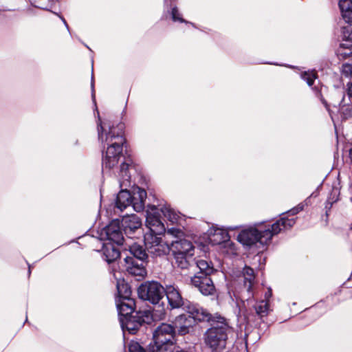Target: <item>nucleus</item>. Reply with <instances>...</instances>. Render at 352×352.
Wrapping results in <instances>:
<instances>
[{
	"instance_id": "nucleus-1",
	"label": "nucleus",
	"mask_w": 352,
	"mask_h": 352,
	"mask_svg": "<svg viewBox=\"0 0 352 352\" xmlns=\"http://www.w3.org/2000/svg\"><path fill=\"white\" fill-rule=\"evenodd\" d=\"M97 131L98 140L106 151L102 155V168L110 170L116 166L122 153V146L125 142L124 138V124H118L116 126H109L107 131L98 112Z\"/></svg>"
},
{
	"instance_id": "nucleus-2",
	"label": "nucleus",
	"mask_w": 352,
	"mask_h": 352,
	"mask_svg": "<svg viewBox=\"0 0 352 352\" xmlns=\"http://www.w3.org/2000/svg\"><path fill=\"white\" fill-rule=\"evenodd\" d=\"M294 224V219L285 217L280 218L271 225L259 223L242 230L237 239L239 242L246 246H252L256 243L265 245L271 241L274 235L291 228Z\"/></svg>"
},
{
	"instance_id": "nucleus-3",
	"label": "nucleus",
	"mask_w": 352,
	"mask_h": 352,
	"mask_svg": "<svg viewBox=\"0 0 352 352\" xmlns=\"http://www.w3.org/2000/svg\"><path fill=\"white\" fill-rule=\"evenodd\" d=\"M212 327L205 334V343L213 352H220L226 347L228 333L230 331L224 318L214 316Z\"/></svg>"
},
{
	"instance_id": "nucleus-4",
	"label": "nucleus",
	"mask_w": 352,
	"mask_h": 352,
	"mask_svg": "<svg viewBox=\"0 0 352 352\" xmlns=\"http://www.w3.org/2000/svg\"><path fill=\"white\" fill-rule=\"evenodd\" d=\"M165 316L164 307L159 305L152 312L148 310L140 311L132 316L120 318V322L123 330L126 329L130 333L135 334L142 324H149L152 319L163 320L165 318Z\"/></svg>"
},
{
	"instance_id": "nucleus-5",
	"label": "nucleus",
	"mask_w": 352,
	"mask_h": 352,
	"mask_svg": "<svg viewBox=\"0 0 352 352\" xmlns=\"http://www.w3.org/2000/svg\"><path fill=\"white\" fill-rule=\"evenodd\" d=\"M164 294L166 295L168 305L172 309L182 307L186 311H191L193 314L197 313L195 316L199 318V320H210V314L206 309L196 303L184 300L178 288L174 285H166Z\"/></svg>"
},
{
	"instance_id": "nucleus-6",
	"label": "nucleus",
	"mask_w": 352,
	"mask_h": 352,
	"mask_svg": "<svg viewBox=\"0 0 352 352\" xmlns=\"http://www.w3.org/2000/svg\"><path fill=\"white\" fill-rule=\"evenodd\" d=\"M175 327L162 323L153 333V340L148 346V352H171L175 349L174 344Z\"/></svg>"
},
{
	"instance_id": "nucleus-7",
	"label": "nucleus",
	"mask_w": 352,
	"mask_h": 352,
	"mask_svg": "<svg viewBox=\"0 0 352 352\" xmlns=\"http://www.w3.org/2000/svg\"><path fill=\"white\" fill-rule=\"evenodd\" d=\"M146 198V192L139 187L134 188L132 194L127 190H121L117 195L116 208L122 212L132 206L135 211L139 212L144 209Z\"/></svg>"
},
{
	"instance_id": "nucleus-8",
	"label": "nucleus",
	"mask_w": 352,
	"mask_h": 352,
	"mask_svg": "<svg viewBox=\"0 0 352 352\" xmlns=\"http://www.w3.org/2000/svg\"><path fill=\"white\" fill-rule=\"evenodd\" d=\"M164 293L165 288L156 281L142 283L138 289V294L140 298L148 300L154 305L160 302Z\"/></svg>"
},
{
	"instance_id": "nucleus-9",
	"label": "nucleus",
	"mask_w": 352,
	"mask_h": 352,
	"mask_svg": "<svg viewBox=\"0 0 352 352\" xmlns=\"http://www.w3.org/2000/svg\"><path fill=\"white\" fill-rule=\"evenodd\" d=\"M162 234L148 231L144 236V245L148 253L154 256H160L169 252V245L162 240Z\"/></svg>"
},
{
	"instance_id": "nucleus-10",
	"label": "nucleus",
	"mask_w": 352,
	"mask_h": 352,
	"mask_svg": "<svg viewBox=\"0 0 352 352\" xmlns=\"http://www.w3.org/2000/svg\"><path fill=\"white\" fill-rule=\"evenodd\" d=\"M235 228L229 227L227 228H219L217 226H212L210 230V241L214 245H219L222 248H228L225 251L227 254H233L234 244L230 240L229 230H233Z\"/></svg>"
},
{
	"instance_id": "nucleus-11",
	"label": "nucleus",
	"mask_w": 352,
	"mask_h": 352,
	"mask_svg": "<svg viewBox=\"0 0 352 352\" xmlns=\"http://www.w3.org/2000/svg\"><path fill=\"white\" fill-rule=\"evenodd\" d=\"M100 240L104 242H111L117 245L122 244L123 236L120 230V223L114 219L109 225L102 229L99 234Z\"/></svg>"
},
{
	"instance_id": "nucleus-12",
	"label": "nucleus",
	"mask_w": 352,
	"mask_h": 352,
	"mask_svg": "<svg viewBox=\"0 0 352 352\" xmlns=\"http://www.w3.org/2000/svg\"><path fill=\"white\" fill-rule=\"evenodd\" d=\"M162 214L160 208L155 206H148L146 209V225L148 231H152L158 234H163L166 229L162 221Z\"/></svg>"
},
{
	"instance_id": "nucleus-13",
	"label": "nucleus",
	"mask_w": 352,
	"mask_h": 352,
	"mask_svg": "<svg viewBox=\"0 0 352 352\" xmlns=\"http://www.w3.org/2000/svg\"><path fill=\"white\" fill-rule=\"evenodd\" d=\"M188 314V316L186 314H181L176 317L174 324L175 329H177L179 334L185 335L186 333L189 332L190 328L192 327L196 321L201 322L202 320H199L198 317L195 316V314H193L191 311H186ZM210 320H211V315L210 314Z\"/></svg>"
},
{
	"instance_id": "nucleus-14",
	"label": "nucleus",
	"mask_w": 352,
	"mask_h": 352,
	"mask_svg": "<svg viewBox=\"0 0 352 352\" xmlns=\"http://www.w3.org/2000/svg\"><path fill=\"white\" fill-rule=\"evenodd\" d=\"M191 283L205 296L212 295L215 292V287L210 276L195 275L191 278Z\"/></svg>"
},
{
	"instance_id": "nucleus-15",
	"label": "nucleus",
	"mask_w": 352,
	"mask_h": 352,
	"mask_svg": "<svg viewBox=\"0 0 352 352\" xmlns=\"http://www.w3.org/2000/svg\"><path fill=\"white\" fill-rule=\"evenodd\" d=\"M126 270L129 274L143 278L146 274L144 266V261L126 256L124 258Z\"/></svg>"
},
{
	"instance_id": "nucleus-16",
	"label": "nucleus",
	"mask_w": 352,
	"mask_h": 352,
	"mask_svg": "<svg viewBox=\"0 0 352 352\" xmlns=\"http://www.w3.org/2000/svg\"><path fill=\"white\" fill-rule=\"evenodd\" d=\"M141 226L142 221L136 214L124 216L121 221V226L127 236L139 230Z\"/></svg>"
},
{
	"instance_id": "nucleus-17",
	"label": "nucleus",
	"mask_w": 352,
	"mask_h": 352,
	"mask_svg": "<svg viewBox=\"0 0 352 352\" xmlns=\"http://www.w3.org/2000/svg\"><path fill=\"white\" fill-rule=\"evenodd\" d=\"M170 250H171L173 254L194 255V247L192 243L186 239L173 241Z\"/></svg>"
},
{
	"instance_id": "nucleus-18",
	"label": "nucleus",
	"mask_w": 352,
	"mask_h": 352,
	"mask_svg": "<svg viewBox=\"0 0 352 352\" xmlns=\"http://www.w3.org/2000/svg\"><path fill=\"white\" fill-rule=\"evenodd\" d=\"M135 301L133 299H116V306L120 318H126L133 315Z\"/></svg>"
},
{
	"instance_id": "nucleus-19",
	"label": "nucleus",
	"mask_w": 352,
	"mask_h": 352,
	"mask_svg": "<svg viewBox=\"0 0 352 352\" xmlns=\"http://www.w3.org/2000/svg\"><path fill=\"white\" fill-rule=\"evenodd\" d=\"M103 256L107 263L113 262L120 256V252L113 243L104 242L102 249Z\"/></svg>"
},
{
	"instance_id": "nucleus-20",
	"label": "nucleus",
	"mask_w": 352,
	"mask_h": 352,
	"mask_svg": "<svg viewBox=\"0 0 352 352\" xmlns=\"http://www.w3.org/2000/svg\"><path fill=\"white\" fill-rule=\"evenodd\" d=\"M196 265L199 272L195 275L210 276L214 272L212 263L207 260L198 259L196 261Z\"/></svg>"
},
{
	"instance_id": "nucleus-21",
	"label": "nucleus",
	"mask_w": 352,
	"mask_h": 352,
	"mask_svg": "<svg viewBox=\"0 0 352 352\" xmlns=\"http://www.w3.org/2000/svg\"><path fill=\"white\" fill-rule=\"evenodd\" d=\"M160 211L164 217L173 224L177 223L179 222L180 218L179 213L169 206H164L161 207Z\"/></svg>"
},
{
	"instance_id": "nucleus-22",
	"label": "nucleus",
	"mask_w": 352,
	"mask_h": 352,
	"mask_svg": "<svg viewBox=\"0 0 352 352\" xmlns=\"http://www.w3.org/2000/svg\"><path fill=\"white\" fill-rule=\"evenodd\" d=\"M129 252L131 254V256H129V257H133L134 258L140 259L141 261H145L147 258L146 250L142 245L137 243H134L130 246Z\"/></svg>"
},
{
	"instance_id": "nucleus-23",
	"label": "nucleus",
	"mask_w": 352,
	"mask_h": 352,
	"mask_svg": "<svg viewBox=\"0 0 352 352\" xmlns=\"http://www.w3.org/2000/svg\"><path fill=\"white\" fill-rule=\"evenodd\" d=\"M117 289L118 293V298L117 299L126 300L132 299L130 298L131 291L128 284L124 281L120 282V280L117 283Z\"/></svg>"
},
{
	"instance_id": "nucleus-24",
	"label": "nucleus",
	"mask_w": 352,
	"mask_h": 352,
	"mask_svg": "<svg viewBox=\"0 0 352 352\" xmlns=\"http://www.w3.org/2000/svg\"><path fill=\"white\" fill-rule=\"evenodd\" d=\"M175 263L181 269H187L190 265V261L193 255H186L182 254H173Z\"/></svg>"
},
{
	"instance_id": "nucleus-25",
	"label": "nucleus",
	"mask_w": 352,
	"mask_h": 352,
	"mask_svg": "<svg viewBox=\"0 0 352 352\" xmlns=\"http://www.w3.org/2000/svg\"><path fill=\"white\" fill-rule=\"evenodd\" d=\"M129 168V164L126 162H123L120 165V186H128L130 185V174L128 171Z\"/></svg>"
},
{
	"instance_id": "nucleus-26",
	"label": "nucleus",
	"mask_w": 352,
	"mask_h": 352,
	"mask_svg": "<svg viewBox=\"0 0 352 352\" xmlns=\"http://www.w3.org/2000/svg\"><path fill=\"white\" fill-rule=\"evenodd\" d=\"M243 275L247 291L250 292L255 278L254 270L251 267H245L243 270Z\"/></svg>"
},
{
	"instance_id": "nucleus-27",
	"label": "nucleus",
	"mask_w": 352,
	"mask_h": 352,
	"mask_svg": "<svg viewBox=\"0 0 352 352\" xmlns=\"http://www.w3.org/2000/svg\"><path fill=\"white\" fill-rule=\"evenodd\" d=\"M254 309L260 318L266 316L270 311L269 303L267 300H261L254 306Z\"/></svg>"
},
{
	"instance_id": "nucleus-28",
	"label": "nucleus",
	"mask_w": 352,
	"mask_h": 352,
	"mask_svg": "<svg viewBox=\"0 0 352 352\" xmlns=\"http://www.w3.org/2000/svg\"><path fill=\"white\" fill-rule=\"evenodd\" d=\"M337 55L340 59H345L352 55V45L340 44L337 50Z\"/></svg>"
},
{
	"instance_id": "nucleus-29",
	"label": "nucleus",
	"mask_w": 352,
	"mask_h": 352,
	"mask_svg": "<svg viewBox=\"0 0 352 352\" xmlns=\"http://www.w3.org/2000/svg\"><path fill=\"white\" fill-rule=\"evenodd\" d=\"M301 78L307 82L309 86H311L316 78L314 72H305L301 74Z\"/></svg>"
},
{
	"instance_id": "nucleus-30",
	"label": "nucleus",
	"mask_w": 352,
	"mask_h": 352,
	"mask_svg": "<svg viewBox=\"0 0 352 352\" xmlns=\"http://www.w3.org/2000/svg\"><path fill=\"white\" fill-rule=\"evenodd\" d=\"M304 208V205L302 204H298L297 206L293 208L292 209H291L290 210L287 211L286 213L285 214H283V217L281 218H286V219H291L292 218H289V217L290 215H295L296 214H298L299 212L302 211ZM293 219H294V221H296V219L294 218H292Z\"/></svg>"
},
{
	"instance_id": "nucleus-31",
	"label": "nucleus",
	"mask_w": 352,
	"mask_h": 352,
	"mask_svg": "<svg viewBox=\"0 0 352 352\" xmlns=\"http://www.w3.org/2000/svg\"><path fill=\"white\" fill-rule=\"evenodd\" d=\"M338 5L341 12L352 10V0H339Z\"/></svg>"
},
{
	"instance_id": "nucleus-32",
	"label": "nucleus",
	"mask_w": 352,
	"mask_h": 352,
	"mask_svg": "<svg viewBox=\"0 0 352 352\" xmlns=\"http://www.w3.org/2000/svg\"><path fill=\"white\" fill-rule=\"evenodd\" d=\"M129 352H147L138 342L132 341L129 344Z\"/></svg>"
},
{
	"instance_id": "nucleus-33",
	"label": "nucleus",
	"mask_w": 352,
	"mask_h": 352,
	"mask_svg": "<svg viewBox=\"0 0 352 352\" xmlns=\"http://www.w3.org/2000/svg\"><path fill=\"white\" fill-rule=\"evenodd\" d=\"M171 16L173 21H179L181 23H188L186 21L179 13L178 9L177 7H173L171 10Z\"/></svg>"
},
{
	"instance_id": "nucleus-34",
	"label": "nucleus",
	"mask_w": 352,
	"mask_h": 352,
	"mask_svg": "<svg viewBox=\"0 0 352 352\" xmlns=\"http://www.w3.org/2000/svg\"><path fill=\"white\" fill-rule=\"evenodd\" d=\"M342 74L346 77H352V63H345L342 67Z\"/></svg>"
},
{
	"instance_id": "nucleus-35",
	"label": "nucleus",
	"mask_w": 352,
	"mask_h": 352,
	"mask_svg": "<svg viewBox=\"0 0 352 352\" xmlns=\"http://www.w3.org/2000/svg\"><path fill=\"white\" fill-rule=\"evenodd\" d=\"M167 234L173 235V236H176L177 238H179L182 236H183L184 233L180 229L175 228H171L168 229Z\"/></svg>"
},
{
	"instance_id": "nucleus-36",
	"label": "nucleus",
	"mask_w": 352,
	"mask_h": 352,
	"mask_svg": "<svg viewBox=\"0 0 352 352\" xmlns=\"http://www.w3.org/2000/svg\"><path fill=\"white\" fill-rule=\"evenodd\" d=\"M344 20L349 24L352 25V10L341 12Z\"/></svg>"
},
{
	"instance_id": "nucleus-37",
	"label": "nucleus",
	"mask_w": 352,
	"mask_h": 352,
	"mask_svg": "<svg viewBox=\"0 0 352 352\" xmlns=\"http://www.w3.org/2000/svg\"><path fill=\"white\" fill-rule=\"evenodd\" d=\"M91 96H92V99L94 101H95V93H94V76L92 75L91 76Z\"/></svg>"
},
{
	"instance_id": "nucleus-38",
	"label": "nucleus",
	"mask_w": 352,
	"mask_h": 352,
	"mask_svg": "<svg viewBox=\"0 0 352 352\" xmlns=\"http://www.w3.org/2000/svg\"><path fill=\"white\" fill-rule=\"evenodd\" d=\"M347 94L349 98H352V82L347 84Z\"/></svg>"
},
{
	"instance_id": "nucleus-39",
	"label": "nucleus",
	"mask_w": 352,
	"mask_h": 352,
	"mask_svg": "<svg viewBox=\"0 0 352 352\" xmlns=\"http://www.w3.org/2000/svg\"><path fill=\"white\" fill-rule=\"evenodd\" d=\"M272 296V290L270 288L268 289V292L265 293V300H267V299H269L270 297Z\"/></svg>"
},
{
	"instance_id": "nucleus-40",
	"label": "nucleus",
	"mask_w": 352,
	"mask_h": 352,
	"mask_svg": "<svg viewBox=\"0 0 352 352\" xmlns=\"http://www.w3.org/2000/svg\"><path fill=\"white\" fill-rule=\"evenodd\" d=\"M346 38L349 41L352 42V30L348 31Z\"/></svg>"
},
{
	"instance_id": "nucleus-41",
	"label": "nucleus",
	"mask_w": 352,
	"mask_h": 352,
	"mask_svg": "<svg viewBox=\"0 0 352 352\" xmlns=\"http://www.w3.org/2000/svg\"><path fill=\"white\" fill-rule=\"evenodd\" d=\"M164 5L165 6L168 7V6H171V3L173 1H174L175 0H164Z\"/></svg>"
},
{
	"instance_id": "nucleus-42",
	"label": "nucleus",
	"mask_w": 352,
	"mask_h": 352,
	"mask_svg": "<svg viewBox=\"0 0 352 352\" xmlns=\"http://www.w3.org/2000/svg\"><path fill=\"white\" fill-rule=\"evenodd\" d=\"M346 115L348 116H351V109L349 107H346Z\"/></svg>"
},
{
	"instance_id": "nucleus-43",
	"label": "nucleus",
	"mask_w": 352,
	"mask_h": 352,
	"mask_svg": "<svg viewBox=\"0 0 352 352\" xmlns=\"http://www.w3.org/2000/svg\"><path fill=\"white\" fill-rule=\"evenodd\" d=\"M62 21H63L64 24L65 25L66 28H67V30H69V27H68V25L66 22V21L65 20V19L62 18Z\"/></svg>"
},
{
	"instance_id": "nucleus-44",
	"label": "nucleus",
	"mask_w": 352,
	"mask_h": 352,
	"mask_svg": "<svg viewBox=\"0 0 352 352\" xmlns=\"http://www.w3.org/2000/svg\"><path fill=\"white\" fill-rule=\"evenodd\" d=\"M349 156H350V158L352 160V148L350 149Z\"/></svg>"
},
{
	"instance_id": "nucleus-45",
	"label": "nucleus",
	"mask_w": 352,
	"mask_h": 352,
	"mask_svg": "<svg viewBox=\"0 0 352 352\" xmlns=\"http://www.w3.org/2000/svg\"><path fill=\"white\" fill-rule=\"evenodd\" d=\"M31 271H30V267L29 266V270H28V273L29 274H30Z\"/></svg>"
}]
</instances>
